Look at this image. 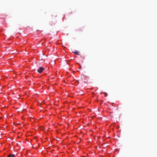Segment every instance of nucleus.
Here are the masks:
<instances>
[{
    "mask_svg": "<svg viewBox=\"0 0 157 157\" xmlns=\"http://www.w3.org/2000/svg\"><path fill=\"white\" fill-rule=\"evenodd\" d=\"M45 70L44 68L42 67H40L37 70V71L39 73H41Z\"/></svg>",
    "mask_w": 157,
    "mask_h": 157,
    "instance_id": "obj_1",
    "label": "nucleus"
},
{
    "mask_svg": "<svg viewBox=\"0 0 157 157\" xmlns=\"http://www.w3.org/2000/svg\"><path fill=\"white\" fill-rule=\"evenodd\" d=\"M7 157H15V155L14 154H10Z\"/></svg>",
    "mask_w": 157,
    "mask_h": 157,
    "instance_id": "obj_2",
    "label": "nucleus"
},
{
    "mask_svg": "<svg viewBox=\"0 0 157 157\" xmlns=\"http://www.w3.org/2000/svg\"><path fill=\"white\" fill-rule=\"evenodd\" d=\"M74 53L75 54H76L77 55H78V54H79V52H78V51H76V52H75Z\"/></svg>",
    "mask_w": 157,
    "mask_h": 157,
    "instance_id": "obj_3",
    "label": "nucleus"
}]
</instances>
